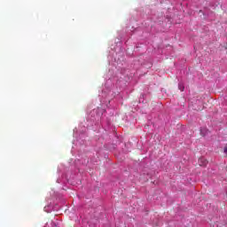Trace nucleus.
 Instances as JSON below:
<instances>
[{
  "label": "nucleus",
  "mask_w": 227,
  "mask_h": 227,
  "mask_svg": "<svg viewBox=\"0 0 227 227\" xmlns=\"http://www.w3.org/2000/svg\"><path fill=\"white\" fill-rule=\"evenodd\" d=\"M208 164V160L205 158L199 159V165L200 166H207Z\"/></svg>",
  "instance_id": "1"
},
{
  "label": "nucleus",
  "mask_w": 227,
  "mask_h": 227,
  "mask_svg": "<svg viewBox=\"0 0 227 227\" xmlns=\"http://www.w3.org/2000/svg\"><path fill=\"white\" fill-rule=\"evenodd\" d=\"M178 88H179L180 91H184V90H185V87L182 83L178 84Z\"/></svg>",
  "instance_id": "2"
}]
</instances>
